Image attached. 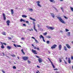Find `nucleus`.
Instances as JSON below:
<instances>
[{
  "mask_svg": "<svg viewBox=\"0 0 73 73\" xmlns=\"http://www.w3.org/2000/svg\"><path fill=\"white\" fill-rule=\"evenodd\" d=\"M57 19H58L59 20V21L62 23H63V24H66L65 22L63 20V19L61 18V17H57Z\"/></svg>",
  "mask_w": 73,
  "mask_h": 73,
  "instance_id": "nucleus-1",
  "label": "nucleus"
},
{
  "mask_svg": "<svg viewBox=\"0 0 73 73\" xmlns=\"http://www.w3.org/2000/svg\"><path fill=\"white\" fill-rule=\"evenodd\" d=\"M23 59L25 61H27L28 58H29V57L28 56H23L22 57Z\"/></svg>",
  "mask_w": 73,
  "mask_h": 73,
  "instance_id": "nucleus-2",
  "label": "nucleus"
},
{
  "mask_svg": "<svg viewBox=\"0 0 73 73\" xmlns=\"http://www.w3.org/2000/svg\"><path fill=\"white\" fill-rule=\"evenodd\" d=\"M32 52L34 54H37V53L36 51L35 50H34L33 49L32 50Z\"/></svg>",
  "mask_w": 73,
  "mask_h": 73,
  "instance_id": "nucleus-3",
  "label": "nucleus"
},
{
  "mask_svg": "<svg viewBox=\"0 0 73 73\" xmlns=\"http://www.w3.org/2000/svg\"><path fill=\"white\" fill-rule=\"evenodd\" d=\"M56 46H57L56 44H54L51 47V49H54V48H56Z\"/></svg>",
  "mask_w": 73,
  "mask_h": 73,
  "instance_id": "nucleus-4",
  "label": "nucleus"
},
{
  "mask_svg": "<svg viewBox=\"0 0 73 73\" xmlns=\"http://www.w3.org/2000/svg\"><path fill=\"white\" fill-rule=\"evenodd\" d=\"M66 46H67V48L68 49H70V48H71V47H70V46L68 44H66Z\"/></svg>",
  "mask_w": 73,
  "mask_h": 73,
  "instance_id": "nucleus-5",
  "label": "nucleus"
},
{
  "mask_svg": "<svg viewBox=\"0 0 73 73\" xmlns=\"http://www.w3.org/2000/svg\"><path fill=\"white\" fill-rule=\"evenodd\" d=\"M3 19L4 20H6V17H5V14L4 13H3Z\"/></svg>",
  "mask_w": 73,
  "mask_h": 73,
  "instance_id": "nucleus-6",
  "label": "nucleus"
},
{
  "mask_svg": "<svg viewBox=\"0 0 73 73\" xmlns=\"http://www.w3.org/2000/svg\"><path fill=\"white\" fill-rule=\"evenodd\" d=\"M38 61L39 63H41V62H42V60L41 58H39L38 60Z\"/></svg>",
  "mask_w": 73,
  "mask_h": 73,
  "instance_id": "nucleus-7",
  "label": "nucleus"
},
{
  "mask_svg": "<svg viewBox=\"0 0 73 73\" xmlns=\"http://www.w3.org/2000/svg\"><path fill=\"white\" fill-rule=\"evenodd\" d=\"M10 23V21L9 20L7 21H6V23H7V25H9V23Z\"/></svg>",
  "mask_w": 73,
  "mask_h": 73,
  "instance_id": "nucleus-8",
  "label": "nucleus"
},
{
  "mask_svg": "<svg viewBox=\"0 0 73 73\" xmlns=\"http://www.w3.org/2000/svg\"><path fill=\"white\" fill-rule=\"evenodd\" d=\"M58 48L59 50H61V48H62V46H61V45L60 44L58 46Z\"/></svg>",
  "mask_w": 73,
  "mask_h": 73,
  "instance_id": "nucleus-9",
  "label": "nucleus"
},
{
  "mask_svg": "<svg viewBox=\"0 0 73 73\" xmlns=\"http://www.w3.org/2000/svg\"><path fill=\"white\" fill-rule=\"evenodd\" d=\"M30 20H33V21H36V19H33L32 18L30 17Z\"/></svg>",
  "mask_w": 73,
  "mask_h": 73,
  "instance_id": "nucleus-10",
  "label": "nucleus"
},
{
  "mask_svg": "<svg viewBox=\"0 0 73 73\" xmlns=\"http://www.w3.org/2000/svg\"><path fill=\"white\" fill-rule=\"evenodd\" d=\"M68 62L69 64H70V62H71V61L70 60V58H68Z\"/></svg>",
  "mask_w": 73,
  "mask_h": 73,
  "instance_id": "nucleus-11",
  "label": "nucleus"
},
{
  "mask_svg": "<svg viewBox=\"0 0 73 73\" xmlns=\"http://www.w3.org/2000/svg\"><path fill=\"white\" fill-rule=\"evenodd\" d=\"M28 10L29 11H30V12H33V10L32 8H31V9H29H29Z\"/></svg>",
  "mask_w": 73,
  "mask_h": 73,
  "instance_id": "nucleus-12",
  "label": "nucleus"
},
{
  "mask_svg": "<svg viewBox=\"0 0 73 73\" xmlns=\"http://www.w3.org/2000/svg\"><path fill=\"white\" fill-rule=\"evenodd\" d=\"M54 29V27H50V28L49 29H51V30H53V29Z\"/></svg>",
  "mask_w": 73,
  "mask_h": 73,
  "instance_id": "nucleus-13",
  "label": "nucleus"
},
{
  "mask_svg": "<svg viewBox=\"0 0 73 73\" xmlns=\"http://www.w3.org/2000/svg\"><path fill=\"white\" fill-rule=\"evenodd\" d=\"M50 15L52 16V17H53V18H54V14L51 13H50Z\"/></svg>",
  "mask_w": 73,
  "mask_h": 73,
  "instance_id": "nucleus-14",
  "label": "nucleus"
},
{
  "mask_svg": "<svg viewBox=\"0 0 73 73\" xmlns=\"http://www.w3.org/2000/svg\"><path fill=\"white\" fill-rule=\"evenodd\" d=\"M11 15H13V13H14V11H13V9H11Z\"/></svg>",
  "mask_w": 73,
  "mask_h": 73,
  "instance_id": "nucleus-15",
  "label": "nucleus"
},
{
  "mask_svg": "<svg viewBox=\"0 0 73 73\" xmlns=\"http://www.w3.org/2000/svg\"><path fill=\"white\" fill-rule=\"evenodd\" d=\"M39 37L40 38H42V39L43 38H44V37L43 36H42V35H41L40 36H39Z\"/></svg>",
  "mask_w": 73,
  "mask_h": 73,
  "instance_id": "nucleus-16",
  "label": "nucleus"
},
{
  "mask_svg": "<svg viewBox=\"0 0 73 73\" xmlns=\"http://www.w3.org/2000/svg\"><path fill=\"white\" fill-rule=\"evenodd\" d=\"M64 49L65 50H67V48H66L65 46H64Z\"/></svg>",
  "mask_w": 73,
  "mask_h": 73,
  "instance_id": "nucleus-17",
  "label": "nucleus"
},
{
  "mask_svg": "<svg viewBox=\"0 0 73 73\" xmlns=\"http://www.w3.org/2000/svg\"><path fill=\"white\" fill-rule=\"evenodd\" d=\"M22 17H25V18H27V16L25 15H22Z\"/></svg>",
  "mask_w": 73,
  "mask_h": 73,
  "instance_id": "nucleus-18",
  "label": "nucleus"
},
{
  "mask_svg": "<svg viewBox=\"0 0 73 73\" xmlns=\"http://www.w3.org/2000/svg\"><path fill=\"white\" fill-rule=\"evenodd\" d=\"M7 49H8L9 50H10L11 49V47L10 46H7Z\"/></svg>",
  "mask_w": 73,
  "mask_h": 73,
  "instance_id": "nucleus-19",
  "label": "nucleus"
},
{
  "mask_svg": "<svg viewBox=\"0 0 73 73\" xmlns=\"http://www.w3.org/2000/svg\"><path fill=\"white\" fill-rule=\"evenodd\" d=\"M1 44L2 45L1 46V48H2V49H4V46L3 44V43H2Z\"/></svg>",
  "mask_w": 73,
  "mask_h": 73,
  "instance_id": "nucleus-20",
  "label": "nucleus"
},
{
  "mask_svg": "<svg viewBox=\"0 0 73 73\" xmlns=\"http://www.w3.org/2000/svg\"><path fill=\"white\" fill-rule=\"evenodd\" d=\"M34 29L35 32H37V30L36 29V27H34Z\"/></svg>",
  "mask_w": 73,
  "mask_h": 73,
  "instance_id": "nucleus-21",
  "label": "nucleus"
},
{
  "mask_svg": "<svg viewBox=\"0 0 73 73\" xmlns=\"http://www.w3.org/2000/svg\"><path fill=\"white\" fill-rule=\"evenodd\" d=\"M70 32H68V34H67V36H70Z\"/></svg>",
  "mask_w": 73,
  "mask_h": 73,
  "instance_id": "nucleus-22",
  "label": "nucleus"
},
{
  "mask_svg": "<svg viewBox=\"0 0 73 73\" xmlns=\"http://www.w3.org/2000/svg\"><path fill=\"white\" fill-rule=\"evenodd\" d=\"M50 2H51L52 3H54V0H50Z\"/></svg>",
  "mask_w": 73,
  "mask_h": 73,
  "instance_id": "nucleus-23",
  "label": "nucleus"
},
{
  "mask_svg": "<svg viewBox=\"0 0 73 73\" xmlns=\"http://www.w3.org/2000/svg\"><path fill=\"white\" fill-rule=\"evenodd\" d=\"M33 24L34 25V27H36V25H35V22L34 21L33 22Z\"/></svg>",
  "mask_w": 73,
  "mask_h": 73,
  "instance_id": "nucleus-24",
  "label": "nucleus"
},
{
  "mask_svg": "<svg viewBox=\"0 0 73 73\" xmlns=\"http://www.w3.org/2000/svg\"><path fill=\"white\" fill-rule=\"evenodd\" d=\"M21 51L22 53L23 54H25V53H24V51H23V49L21 50Z\"/></svg>",
  "mask_w": 73,
  "mask_h": 73,
  "instance_id": "nucleus-25",
  "label": "nucleus"
},
{
  "mask_svg": "<svg viewBox=\"0 0 73 73\" xmlns=\"http://www.w3.org/2000/svg\"><path fill=\"white\" fill-rule=\"evenodd\" d=\"M21 51L22 53L23 54H25V53H24V51H23V49L21 50Z\"/></svg>",
  "mask_w": 73,
  "mask_h": 73,
  "instance_id": "nucleus-26",
  "label": "nucleus"
},
{
  "mask_svg": "<svg viewBox=\"0 0 73 73\" xmlns=\"http://www.w3.org/2000/svg\"><path fill=\"white\" fill-rule=\"evenodd\" d=\"M48 60H49L50 62H51V64L52 63V61L49 58H48Z\"/></svg>",
  "mask_w": 73,
  "mask_h": 73,
  "instance_id": "nucleus-27",
  "label": "nucleus"
},
{
  "mask_svg": "<svg viewBox=\"0 0 73 73\" xmlns=\"http://www.w3.org/2000/svg\"><path fill=\"white\" fill-rule=\"evenodd\" d=\"M51 64L53 67V68H55V66H54V65H53V63H51Z\"/></svg>",
  "mask_w": 73,
  "mask_h": 73,
  "instance_id": "nucleus-28",
  "label": "nucleus"
},
{
  "mask_svg": "<svg viewBox=\"0 0 73 73\" xmlns=\"http://www.w3.org/2000/svg\"><path fill=\"white\" fill-rule=\"evenodd\" d=\"M46 38H50L51 37L50 36H46Z\"/></svg>",
  "mask_w": 73,
  "mask_h": 73,
  "instance_id": "nucleus-29",
  "label": "nucleus"
},
{
  "mask_svg": "<svg viewBox=\"0 0 73 73\" xmlns=\"http://www.w3.org/2000/svg\"><path fill=\"white\" fill-rule=\"evenodd\" d=\"M38 6L39 7H41V6L40 4L39 3H38L37 4Z\"/></svg>",
  "mask_w": 73,
  "mask_h": 73,
  "instance_id": "nucleus-30",
  "label": "nucleus"
},
{
  "mask_svg": "<svg viewBox=\"0 0 73 73\" xmlns=\"http://www.w3.org/2000/svg\"><path fill=\"white\" fill-rule=\"evenodd\" d=\"M2 34L3 35H5H5H6V34H5V32L2 33Z\"/></svg>",
  "mask_w": 73,
  "mask_h": 73,
  "instance_id": "nucleus-31",
  "label": "nucleus"
},
{
  "mask_svg": "<svg viewBox=\"0 0 73 73\" xmlns=\"http://www.w3.org/2000/svg\"><path fill=\"white\" fill-rule=\"evenodd\" d=\"M13 68L14 69H16V67L15 66H13Z\"/></svg>",
  "mask_w": 73,
  "mask_h": 73,
  "instance_id": "nucleus-32",
  "label": "nucleus"
},
{
  "mask_svg": "<svg viewBox=\"0 0 73 73\" xmlns=\"http://www.w3.org/2000/svg\"><path fill=\"white\" fill-rule=\"evenodd\" d=\"M64 18H65L66 19H68V17H66L64 16Z\"/></svg>",
  "mask_w": 73,
  "mask_h": 73,
  "instance_id": "nucleus-33",
  "label": "nucleus"
},
{
  "mask_svg": "<svg viewBox=\"0 0 73 73\" xmlns=\"http://www.w3.org/2000/svg\"><path fill=\"white\" fill-rule=\"evenodd\" d=\"M46 27H47V28L49 29V28H50V27L49 26H46Z\"/></svg>",
  "mask_w": 73,
  "mask_h": 73,
  "instance_id": "nucleus-34",
  "label": "nucleus"
},
{
  "mask_svg": "<svg viewBox=\"0 0 73 73\" xmlns=\"http://www.w3.org/2000/svg\"><path fill=\"white\" fill-rule=\"evenodd\" d=\"M70 9H71V10H72V12L73 11V8L72 7H70Z\"/></svg>",
  "mask_w": 73,
  "mask_h": 73,
  "instance_id": "nucleus-35",
  "label": "nucleus"
},
{
  "mask_svg": "<svg viewBox=\"0 0 73 73\" xmlns=\"http://www.w3.org/2000/svg\"><path fill=\"white\" fill-rule=\"evenodd\" d=\"M46 43L47 44H49V41L48 40L46 41Z\"/></svg>",
  "mask_w": 73,
  "mask_h": 73,
  "instance_id": "nucleus-36",
  "label": "nucleus"
},
{
  "mask_svg": "<svg viewBox=\"0 0 73 73\" xmlns=\"http://www.w3.org/2000/svg\"><path fill=\"white\" fill-rule=\"evenodd\" d=\"M23 21H24V20L23 19H21L20 21L21 22H23Z\"/></svg>",
  "mask_w": 73,
  "mask_h": 73,
  "instance_id": "nucleus-37",
  "label": "nucleus"
},
{
  "mask_svg": "<svg viewBox=\"0 0 73 73\" xmlns=\"http://www.w3.org/2000/svg\"><path fill=\"white\" fill-rule=\"evenodd\" d=\"M35 42H36V43H38V41H37V40H36V39H35Z\"/></svg>",
  "mask_w": 73,
  "mask_h": 73,
  "instance_id": "nucleus-38",
  "label": "nucleus"
},
{
  "mask_svg": "<svg viewBox=\"0 0 73 73\" xmlns=\"http://www.w3.org/2000/svg\"><path fill=\"white\" fill-rule=\"evenodd\" d=\"M13 45L14 46H15V47H17V45L16 44H14Z\"/></svg>",
  "mask_w": 73,
  "mask_h": 73,
  "instance_id": "nucleus-39",
  "label": "nucleus"
},
{
  "mask_svg": "<svg viewBox=\"0 0 73 73\" xmlns=\"http://www.w3.org/2000/svg\"><path fill=\"white\" fill-rule=\"evenodd\" d=\"M59 61H60V62H61L62 61V60L60 58H59Z\"/></svg>",
  "mask_w": 73,
  "mask_h": 73,
  "instance_id": "nucleus-40",
  "label": "nucleus"
},
{
  "mask_svg": "<svg viewBox=\"0 0 73 73\" xmlns=\"http://www.w3.org/2000/svg\"><path fill=\"white\" fill-rule=\"evenodd\" d=\"M27 62L28 64H30L31 62V61H30L29 60H28Z\"/></svg>",
  "mask_w": 73,
  "mask_h": 73,
  "instance_id": "nucleus-41",
  "label": "nucleus"
},
{
  "mask_svg": "<svg viewBox=\"0 0 73 73\" xmlns=\"http://www.w3.org/2000/svg\"><path fill=\"white\" fill-rule=\"evenodd\" d=\"M7 38H8L9 40H12V38H10L9 37H8Z\"/></svg>",
  "mask_w": 73,
  "mask_h": 73,
  "instance_id": "nucleus-42",
  "label": "nucleus"
},
{
  "mask_svg": "<svg viewBox=\"0 0 73 73\" xmlns=\"http://www.w3.org/2000/svg\"><path fill=\"white\" fill-rule=\"evenodd\" d=\"M23 25L24 27H27V26H26V25L25 24H23Z\"/></svg>",
  "mask_w": 73,
  "mask_h": 73,
  "instance_id": "nucleus-43",
  "label": "nucleus"
},
{
  "mask_svg": "<svg viewBox=\"0 0 73 73\" xmlns=\"http://www.w3.org/2000/svg\"><path fill=\"white\" fill-rule=\"evenodd\" d=\"M17 47H21V46L19 45H17Z\"/></svg>",
  "mask_w": 73,
  "mask_h": 73,
  "instance_id": "nucleus-44",
  "label": "nucleus"
},
{
  "mask_svg": "<svg viewBox=\"0 0 73 73\" xmlns=\"http://www.w3.org/2000/svg\"><path fill=\"white\" fill-rule=\"evenodd\" d=\"M42 40L44 42H45V40H44V38H43Z\"/></svg>",
  "mask_w": 73,
  "mask_h": 73,
  "instance_id": "nucleus-45",
  "label": "nucleus"
},
{
  "mask_svg": "<svg viewBox=\"0 0 73 73\" xmlns=\"http://www.w3.org/2000/svg\"><path fill=\"white\" fill-rule=\"evenodd\" d=\"M11 56H12L13 57H16V55L13 54V55H11Z\"/></svg>",
  "mask_w": 73,
  "mask_h": 73,
  "instance_id": "nucleus-46",
  "label": "nucleus"
},
{
  "mask_svg": "<svg viewBox=\"0 0 73 73\" xmlns=\"http://www.w3.org/2000/svg\"><path fill=\"white\" fill-rule=\"evenodd\" d=\"M69 30L67 29H66V32H68V31H69Z\"/></svg>",
  "mask_w": 73,
  "mask_h": 73,
  "instance_id": "nucleus-47",
  "label": "nucleus"
},
{
  "mask_svg": "<svg viewBox=\"0 0 73 73\" xmlns=\"http://www.w3.org/2000/svg\"><path fill=\"white\" fill-rule=\"evenodd\" d=\"M60 8H61V9L62 12H64V10H63V8H62V7H61Z\"/></svg>",
  "mask_w": 73,
  "mask_h": 73,
  "instance_id": "nucleus-48",
  "label": "nucleus"
},
{
  "mask_svg": "<svg viewBox=\"0 0 73 73\" xmlns=\"http://www.w3.org/2000/svg\"><path fill=\"white\" fill-rule=\"evenodd\" d=\"M46 34H47L46 33H44L43 34V35H44V36H45V35H46Z\"/></svg>",
  "mask_w": 73,
  "mask_h": 73,
  "instance_id": "nucleus-49",
  "label": "nucleus"
},
{
  "mask_svg": "<svg viewBox=\"0 0 73 73\" xmlns=\"http://www.w3.org/2000/svg\"><path fill=\"white\" fill-rule=\"evenodd\" d=\"M40 3V1H37L36 2V3H38H38Z\"/></svg>",
  "mask_w": 73,
  "mask_h": 73,
  "instance_id": "nucleus-50",
  "label": "nucleus"
},
{
  "mask_svg": "<svg viewBox=\"0 0 73 73\" xmlns=\"http://www.w3.org/2000/svg\"><path fill=\"white\" fill-rule=\"evenodd\" d=\"M32 38H33V39H34V40H35L36 39H35V38L34 37L32 36Z\"/></svg>",
  "mask_w": 73,
  "mask_h": 73,
  "instance_id": "nucleus-51",
  "label": "nucleus"
},
{
  "mask_svg": "<svg viewBox=\"0 0 73 73\" xmlns=\"http://www.w3.org/2000/svg\"><path fill=\"white\" fill-rule=\"evenodd\" d=\"M3 44H4V45H7V44L5 43H3Z\"/></svg>",
  "mask_w": 73,
  "mask_h": 73,
  "instance_id": "nucleus-52",
  "label": "nucleus"
},
{
  "mask_svg": "<svg viewBox=\"0 0 73 73\" xmlns=\"http://www.w3.org/2000/svg\"><path fill=\"white\" fill-rule=\"evenodd\" d=\"M26 23H29V21H27L26 22Z\"/></svg>",
  "mask_w": 73,
  "mask_h": 73,
  "instance_id": "nucleus-53",
  "label": "nucleus"
},
{
  "mask_svg": "<svg viewBox=\"0 0 73 73\" xmlns=\"http://www.w3.org/2000/svg\"><path fill=\"white\" fill-rule=\"evenodd\" d=\"M36 49H37V50H40V49H39V48H37Z\"/></svg>",
  "mask_w": 73,
  "mask_h": 73,
  "instance_id": "nucleus-54",
  "label": "nucleus"
},
{
  "mask_svg": "<svg viewBox=\"0 0 73 73\" xmlns=\"http://www.w3.org/2000/svg\"><path fill=\"white\" fill-rule=\"evenodd\" d=\"M71 60H73V56L71 57Z\"/></svg>",
  "mask_w": 73,
  "mask_h": 73,
  "instance_id": "nucleus-55",
  "label": "nucleus"
},
{
  "mask_svg": "<svg viewBox=\"0 0 73 73\" xmlns=\"http://www.w3.org/2000/svg\"><path fill=\"white\" fill-rule=\"evenodd\" d=\"M34 48L35 49H37V48H36V47H34Z\"/></svg>",
  "mask_w": 73,
  "mask_h": 73,
  "instance_id": "nucleus-56",
  "label": "nucleus"
},
{
  "mask_svg": "<svg viewBox=\"0 0 73 73\" xmlns=\"http://www.w3.org/2000/svg\"><path fill=\"white\" fill-rule=\"evenodd\" d=\"M48 52L49 54H50L51 53H50V51H48Z\"/></svg>",
  "mask_w": 73,
  "mask_h": 73,
  "instance_id": "nucleus-57",
  "label": "nucleus"
},
{
  "mask_svg": "<svg viewBox=\"0 0 73 73\" xmlns=\"http://www.w3.org/2000/svg\"><path fill=\"white\" fill-rule=\"evenodd\" d=\"M36 57H37V58H39V57L38 56H37V55L35 56Z\"/></svg>",
  "mask_w": 73,
  "mask_h": 73,
  "instance_id": "nucleus-58",
  "label": "nucleus"
},
{
  "mask_svg": "<svg viewBox=\"0 0 73 73\" xmlns=\"http://www.w3.org/2000/svg\"><path fill=\"white\" fill-rule=\"evenodd\" d=\"M64 62H65V64H67V63H66V61H65V60H64Z\"/></svg>",
  "mask_w": 73,
  "mask_h": 73,
  "instance_id": "nucleus-59",
  "label": "nucleus"
},
{
  "mask_svg": "<svg viewBox=\"0 0 73 73\" xmlns=\"http://www.w3.org/2000/svg\"><path fill=\"white\" fill-rule=\"evenodd\" d=\"M21 39H22V40H24V38H22Z\"/></svg>",
  "mask_w": 73,
  "mask_h": 73,
  "instance_id": "nucleus-60",
  "label": "nucleus"
},
{
  "mask_svg": "<svg viewBox=\"0 0 73 73\" xmlns=\"http://www.w3.org/2000/svg\"><path fill=\"white\" fill-rule=\"evenodd\" d=\"M60 32H61V33H63V31H62V30L60 31Z\"/></svg>",
  "mask_w": 73,
  "mask_h": 73,
  "instance_id": "nucleus-61",
  "label": "nucleus"
},
{
  "mask_svg": "<svg viewBox=\"0 0 73 73\" xmlns=\"http://www.w3.org/2000/svg\"><path fill=\"white\" fill-rule=\"evenodd\" d=\"M37 68H40V66H37Z\"/></svg>",
  "mask_w": 73,
  "mask_h": 73,
  "instance_id": "nucleus-62",
  "label": "nucleus"
},
{
  "mask_svg": "<svg viewBox=\"0 0 73 73\" xmlns=\"http://www.w3.org/2000/svg\"><path fill=\"white\" fill-rule=\"evenodd\" d=\"M38 28H39L40 27V25H39L38 24Z\"/></svg>",
  "mask_w": 73,
  "mask_h": 73,
  "instance_id": "nucleus-63",
  "label": "nucleus"
},
{
  "mask_svg": "<svg viewBox=\"0 0 73 73\" xmlns=\"http://www.w3.org/2000/svg\"><path fill=\"white\" fill-rule=\"evenodd\" d=\"M6 57H7L8 58H9V56H6Z\"/></svg>",
  "mask_w": 73,
  "mask_h": 73,
  "instance_id": "nucleus-64",
  "label": "nucleus"
}]
</instances>
